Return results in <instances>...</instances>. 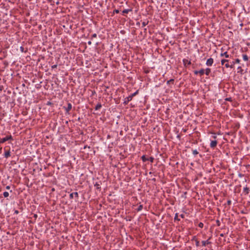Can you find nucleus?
<instances>
[{
  "mask_svg": "<svg viewBox=\"0 0 250 250\" xmlns=\"http://www.w3.org/2000/svg\"><path fill=\"white\" fill-rule=\"evenodd\" d=\"M174 80L173 79H170L169 80H168V81H167V84H170V83H172V84H173V83H174Z\"/></svg>",
  "mask_w": 250,
  "mask_h": 250,
  "instance_id": "obj_20",
  "label": "nucleus"
},
{
  "mask_svg": "<svg viewBox=\"0 0 250 250\" xmlns=\"http://www.w3.org/2000/svg\"><path fill=\"white\" fill-rule=\"evenodd\" d=\"M138 93V90H137L134 93L131 94L130 96H131V98H133V97L135 96Z\"/></svg>",
  "mask_w": 250,
  "mask_h": 250,
  "instance_id": "obj_22",
  "label": "nucleus"
},
{
  "mask_svg": "<svg viewBox=\"0 0 250 250\" xmlns=\"http://www.w3.org/2000/svg\"><path fill=\"white\" fill-rule=\"evenodd\" d=\"M243 59L245 61H248V57L246 54H243Z\"/></svg>",
  "mask_w": 250,
  "mask_h": 250,
  "instance_id": "obj_21",
  "label": "nucleus"
},
{
  "mask_svg": "<svg viewBox=\"0 0 250 250\" xmlns=\"http://www.w3.org/2000/svg\"><path fill=\"white\" fill-rule=\"evenodd\" d=\"M10 188V187L9 186H6V188L7 189H9Z\"/></svg>",
  "mask_w": 250,
  "mask_h": 250,
  "instance_id": "obj_42",
  "label": "nucleus"
},
{
  "mask_svg": "<svg viewBox=\"0 0 250 250\" xmlns=\"http://www.w3.org/2000/svg\"><path fill=\"white\" fill-rule=\"evenodd\" d=\"M205 73V70L204 69H201V70H200L199 71V74H200V75L201 76H202Z\"/></svg>",
  "mask_w": 250,
  "mask_h": 250,
  "instance_id": "obj_18",
  "label": "nucleus"
},
{
  "mask_svg": "<svg viewBox=\"0 0 250 250\" xmlns=\"http://www.w3.org/2000/svg\"><path fill=\"white\" fill-rule=\"evenodd\" d=\"M72 108V104L70 103H68L67 104V107L65 108V111L66 113H68L69 111Z\"/></svg>",
  "mask_w": 250,
  "mask_h": 250,
  "instance_id": "obj_9",
  "label": "nucleus"
},
{
  "mask_svg": "<svg viewBox=\"0 0 250 250\" xmlns=\"http://www.w3.org/2000/svg\"><path fill=\"white\" fill-rule=\"evenodd\" d=\"M210 72H211L210 69L209 68H206V72L205 73L206 75L208 76L210 74Z\"/></svg>",
  "mask_w": 250,
  "mask_h": 250,
  "instance_id": "obj_15",
  "label": "nucleus"
},
{
  "mask_svg": "<svg viewBox=\"0 0 250 250\" xmlns=\"http://www.w3.org/2000/svg\"><path fill=\"white\" fill-rule=\"evenodd\" d=\"M87 43H88L89 45H91V43H92V42H91V41H88V42H87Z\"/></svg>",
  "mask_w": 250,
  "mask_h": 250,
  "instance_id": "obj_41",
  "label": "nucleus"
},
{
  "mask_svg": "<svg viewBox=\"0 0 250 250\" xmlns=\"http://www.w3.org/2000/svg\"><path fill=\"white\" fill-rule=\"evenodd\" d=\"M96 37H97V34L96 33H94L92 35V38H96Z\"/></svg>",
  "mask_w": 250,
  "mask_h": 250,
  "instance_id": "obj_35",
  "label": "nucleus"
},
{
  "mask_svg": "<svg viewBox=\"0 0 250 250\" xmlns=\"http://www.w3.org/2000/svg\"><path fill=\"white\" fill-rule=\"evenodd\" d=\"M90 148V146H84L83 148H84V149H85V148Z\"/></svg>",
  "mask_w": 250,
  "mask_h": 250,
  "instance_id": "obj_40",
  "label": "nucleus"
},
{
  "mask_svg": "<svg viewBox=\"0 0 250 250\" xmlns=\"http://www.w3.org/2000/svg\"><path fill=\"white\" fill-rule=\"evenodd\" d=\"M132 11V9H125L123 11H122V13L123 14H127L129 12H130Z\"/></svg>",
  "mask_w": 250,
  "mask_h": 250,
  "instance_id": "obj_13",
  "label": "nucleus"
},
{
  "mask_svg": "<svg viewBox=\"0 0 250 250\" xmlns=\"http://www.w3.org/2000/svg\"><path fill=\"white\" fill-rule=\"evenodd\" d=\"M217 223H219V221L217 220Z\"/></svg>",
  "mask_w": 250,
  "mask_h": 250,
  "instance_id": "obj_49",
  "label": "nucleus"
},
{
  "mask_svg": "<svg viewBox=\"0 0 250 250\" xmlns=\"http://www.w3.org/2000/svg\"><path fill=\"white\" fill-rule=\"evenodd\" d=\"M240 62V60L239 59H237L235 60L234 62H235V63H239Z\"/></svg>",
  "mask_w": 250,
  "mask_h": 250,
  "instance_id": "obj_32",
  "label": "nucleus"
},
{
  "mask_svg": "<svg viewBox=\"0 0 250 250\" xmlns=\"http://www.w3.org/2000/svg\"><path fill=\"white\" fill-rule=\"evenodd\" d=\"M149 161H150V162L153 163L154 161V158L152 157H149V158L148 159Z\"/></svg>",
  "mask_w": 250,
  "mask_h": 250,
  "instance_id": "obj_30",
  "label": "nucleus"
},
{
  "mask_svg": "<svg viewBox=\"0 0 250 250\" xmlns=\"http://www.w3.org/2000/svg\"><path fill=\"white\" fill-rule=\"evenodd\" d=\"M196 239H197L196 238V236H194L193 237V238H192L191 240L192 241H196Z\"/></svg>",
  "mask_w": 250,
  "mask_h": 250,
  "instance_id": "obj_37",
  "label": "nucleus"
},
{
  "mask_svg": "<svg viewBox=\"0 0 250 250\" xmlns=\"http://www.w3.org/2000/svg\"><path fill=\"white\" fill-rule=\"evenodd\" d=\"M141 159L144 162L148 160V158H146L145 155L142 156Z\"/></svg>",
  "mask_w": 250,
  "mask_h": 250,
  "instance_id": "obj_19",
  "label": "nucleus"
},
{
  "mask_svg": "<svg viewBox=\"0 0 250 250\" xmlns=\"http://www.w3.org/2000/svg\"><path fill=\"white\" fill-rule=\"evenodd\" d=\"M230 64H229V63H226L225 64V66L226 68H232L233 67H234V65L235 64V62H230Z\"/></svg>",
  "mask_w": 250,
  "mask_h": 250,
  "instance_id": "obj_6",
  "label": "nucleus"
},
{
  "mask_svg": "<svg viewBox=\"0 0 250 250\" xmlns=\"http://www.w3.org/2000/svg\"><path fill=\"white\" fill-rule=\"evenodd\" d=\"M194 73L195 74L197 75V74H199V71L195 70L194 71Z\"/></svg>",
  "mask_w": 250,
  "mask_h": 250,
  "instance_id": "obj_38",
  "label": "nucleus"
},
{
  "mask_svg": "<svg viewBox=\"0 0 250 250\" xmlns=\"http://www.w3.org/2000/svg\"><path fill=\"white\" fill-rule=\"evenodd\" d=\"M101 182H100L99 183L96 182L94 184L95 187H96V189L101 190Z\"/></svg>",
  "mask_w": 250,
  "mask_h": 250,
  "instance_id": "obj_8",
  "label": "nucleus"
},
{
  "mask_svg": "<svg viewBox=\"0 0 250 250\" xmlns=\"http://www.w3.org/2000/svg\"><path fill=\"white\" fill-rule=\"evenodd\" d=\"M192 153L193 155H196L198 154V151L196 149H195L192 151Z\"/></svg>",
  "mask_w": 250,
  "mask_h": 250,
  "instance_id": "obj_26",
  "label": "nucleus"
},
{
  "mask_svg": "<svg viewBox=\"0 0 250 250\" xmlns=\"http://www.w3.org/2000/svg\"><path fill=\"white\" fill-rule=\"evenodd\" d=\"M113 13H119V10H118V9H115L114 11H113Z\"/></svg>",
  "mask_w": 250,
  "mask_h": 250,
  "instance_id": "obj_33",
  "label": "nucleus"
},
{
  "mask_svg": "<svg viewBox=\"0 0 250 250\" xmlns=\"http://www.w3.org/2000/svg\"><path fill=\"white\" fill-rule=\"evenodd\" d=\"M174 220L179 221L180 219L178 218V213H176L175 217H174Z\"/></svg>",
  "mask_w": 250,
  "mask_h": 250,
  "instance_id": "obj_27",
  "label": "nucleus"
},
{
  "mask_svg": "<svg viewBox=\"0 0 250 250\" xmlns=\"http://www.w3.org/2000/svg\"><path fill=\"white\" fill-rule=\"evenodd\" d=\"M143 209V205H140L137 209V211H140Z\"/></svg>",
  "mask_w": 250,
  "mask_h": 250,
  "instance_id": "obj_23",
  "label": "nucleus"
},
{
  "mask_svg": "<svg viewBox=\"0 0 250 250\" xmlns=\"http://www.w3.org/2000/svg\"><path fill=\"white\" fill-rule=\"evenodd\" d=\"M211 237H210L208 240V241H209V240L210 239Z\"/></svg>",
  "mask_w": 250,
  "mask_h": 250,
  "instance_id": "obj_48",
  "label": "nucleus"
},
{
  "mask_svg": "<svg viewBox=\"0 0 250 250\" xmlns=\"http://www.w3.org/2000/svg\"><path fill=\"white\" fill-rule=\"evenodd\" d=\"M220 236H224V235H223V234H222H222H220Z\"/></svg>",
  "mask_w": 250,
  "mask_h": 250,
  "instance_id": "obj_46",
  "label": "nucleus"
},
{
  "mask_svg": "<svg viewBox=\"0 0 250 250\" xmlns=\"http://www.w3.org/2000/svg\"><path fill=\"white\" fill-rule=\"evenodd\" d=\"M217 144V142L216 140H212L211 141L210 144V147L211 148H214L216 146Z\"/></svg>",
  "mask_w": 250,
  "mask_h": 250,
  "instance_id": "obj_4",
  "label": "nucleus"
},
{
  "mask_svg": "<svg viewBox=\"0 0 250 250\" xmlns=\"http://www.w3.org/2000/svg\"><path fill=\"white\" fill-rule=\"evenodd\" d=\"M3 195L4 197H7L9 196V193L7 191H5L3 192Z\"/></svg>",
  "mask_w": 250,
  "mask_h": 250,
  "instance_id": "obj_24",
  "label": "nucleus"
},
{
  "mask_svg": "<svg viewBox=\"0 0 250 250\" xmlns=\"http://www.w3.org/2000/svg\"><path fill=\"white\" fill-rule=\"evenodd\" d=\"M73 195H75V197H76L77 198H78V197H79L78 193L77 192H75L71 193L70 194L69 197L70 199L73 198Z\"/></svg>",
  "mask_w": 250,
  "mask_h": 250,
  "instance_id": "obj_7",
  "label": "nucleus"
},
{
  "mask_svg": "<svg viewBox=\"0 0 250 250\" xmlns=\"http://www.w3.org/2000/svg\"><path fill=\"white\" fill-rule=\"evenodd\" d=\"M198 227L199 228H203L204 227V224L202 222H200L199 224H198Z\"/></svg>",
  "mask_w": 250,
  "mask_h": 250,
  "instance_id": "obj_29",
  "label": "nucleus"
},
{
  "mask_svg": "<svg viewBox=\"0 0 250 250\" xmlns=\"http://www.w3.org/2000/svg\"><path fill=\"white\" fill-rule=\"evenodd\" d=\"M19 211H18V210H15V211H14V213H15V214H18L19 213Z\"/></svg>",
  "mask_w": 250,
  "mask_h": 250,
  "instance_id": "obj_39",
  "label": "nucleus"
},
{
  "mask_svg": "<svg viewBox=\"0 0 250 250\" xmlns=\"http://www.w3.org/2000/svg\"><path fill=\"white\" fill-rule=\"evenodd\" d=\"M195 241V245H196V247H199V241L198 240V239H196V241Z\"/></svg>",
  "mask_w": 250,
  "mask_h": 250,
  "instance_id": "obj_28",
  "label": "nucleus"
},
{
  "mask_svg": "<svg viewBox=\"0 0 250 250\" xmlns=\"http://www.w3.org/2000/svg\"><path fill=\"white\" fill-rule=\"evenodd\" d=\"M231 204V200H228V201H227V204H228V205H230Z\"/></svg>",
  "mask_w": 250,
  "mask_h": 250,
  "instance_id": "obj_36",
  "label": "nucleus"
},
{
  "mask_svg": "<svg viewBox=\"0 0 250 250\" xmlns=\"http://www.w3.org/2000/svg\"><path fill=\"white\" fill-rule=\"evenodd\" d=\"M213 63V59L212 58H209L207 60L206 64L208 66H211Z\"/></svg>",
  "mask_w": 250,
  "mask_h": 250,
  "instance_id": "obj_3",
  "label": "nucleus"
},
{
  "mask_svg": "<svg viewBox=\"0 0 250 250\" xmlns=\"http://www.w3.org/2000/svg\"><path fill=\"white\" fill-rule=\"evenodd\" d=\"M57 64H55V65H52V66H51V68H52V69H54V68H57Z\"/></svg>",
  "mask_w": 250,
  "mask_h": 250,
  "instance_id": "obj_34",
  "label": "nucleus"
},
{
  "mask_svg": "<svg viewBox=\"0 0 250 250\" xmlns=\"http://www.w3.org/2000/svg\"><path fill=\"white\" fill-rule=\"evenodd\" d=\"M202 244L203 246H206L210 244L211 242L208 241V240H207V241H202Z\"/></svg>",
  "mask_w": 250,
  "mask_h": 250,
  "instance_id": "obj_10",
  "label": "nucleus"
},
{
  "mask_svg": "<svg viewBox=\"0 0 250 250\" xmlns=\"http://www.w3.org/2000/svg\"><path fill=\"white\" fill-rule=\"evenodd\" d=\"M20 50L22 52H26L25 50H24V48L23 46H21L20 47Z\"/></svg>",
  "mask_w": 250,
  "mask_h": 250,
  "instance_id": "obj_31",
  "label": "nucleus"
},
{
  "mask_svg": "<svg viewBox=\"0 0 250 250\" xmlns=\"http://www.w3.org/2000/svg\"><path fill=\"white\" fill-rule=\"evenodd\" d=\"M228 62H229V60H226V59H222L221 60V64L223 65V64H224V63H226V62L228 63Z\"/></svg>",
  "mask_w": 250,
  "mask_h": 250,
  "instance_id": "obj_17",
  "label": "nucleus"
},
{
  "mask_svg": "<svg viewBox=\"0 0 250 250\" xmlns=\"http://www.w3.org/2000/svg\"><path fill=\"white\" fill-rule=\"evenodd\" d=\"M249 188H248V187H246L245 188H244V192L245 193V194H248L249 193Z\"/></svg>",
  "mask_w": 250,
  "mask_h": 250,
  "instance_id": "obj_11",
  "label": "nucleus"
},
{
  "mask_svg": "<svg viewBox=\"0 0 250 250\" xmlns=\"http://www.w3.org/2000/svg\"><path fill=\"white\" fill-rule=\"evenodd\" d=\"M226 100H227V101H229V98H227V99H226Z\"/></svg>",
  "mask_w": 250,
  "mask_h": 250,
  "instance_id": "obj_47",
  "label": "nucleus"
},
{
  "mask_svg": "<svg viewBox=\"0 0 250 250\" xmlns=\"http://www.w3.org/2000/svg\"><path fill=\"white\" fill-rule=\"evenodd\" d=\"M241 213H242V214H244V213H245V212H244V211H241Z\"/></svg>",
  "mask_w": 250,
  "mask_h": 250,
  "instance_id": "obj_45",
  "label": "nucleus"
},
{
  "mask_svg": "<svg viewBox=\"0 0 250 250\" xmlns=\"http://www.w3.org/2000/svg\"><path fill=\"white\" fill-rule=\"evenodd\" d=\"M132 98H131V96H128L127 97L125 98L124 101V104L126 105L127 104L129 101H131Z\"/></svg>",
  "mask_w": 250,
  "mask_h": 250,
  "instance_id": "obj_2",
  "label": "nucleus"
},
{
  "mask_svg": "<svg viewBox=\"0 0 250 250\" xmlns=\"http://www.w3.org/2000/svg\"><path fill=\"white\" fill-rule=\"evenodd\" d=\"M8 140H13V137L11 135L7 136L5 138L0 139V144L3 143Z\"/></svg>",
  "mask_w": 250,
  "mask_h": 250,
  "instance_id": "obj_1",
  "label": "nucleus"
},
{
  "mask_svg": "<svg viewBox=\"0 0 250 250\" xmlns=\"http://www.w3.org/2000/svg\"><path fill=\"white\" fill-rule=\"evenodd\" d=\"M148 21H143V22H142V25H143V27L146 26L148 24Z\"/></svg>",
  "mask_w": 250,
  "mask_h": 250,
  "instance_id": "obj_25",
  "label": "nucleus"
},
{
  "mask_svg": "<svg viewBox=\"0 0 250 250\" xmlns=\"http://www.w3.org/2000/svg\"><path fill=\"white\" fill-rule=\"evenodd\" d=\"M212 137L214 138V139H216V136L214 134V135H213L212 136Z\"/></svg>",
  "mask_w": 250,
  "mask_h": 250,
  "instance_id": "obj_44",
  "label": "nucleus"
},
{
  "mask_svg": "<svg viewBox=\"0 0 250 250\" xmlns=\"http://www.w3.org/2000/svg\"><path fill=\"white\" fill-rule=\"evenodd\" d=\"M180 216L182 217V218H184V215L183 214H182L180 215Z\"/></svg>",
  "mask_w": 250,
  "mask_h": 250,
  "instance_id": "obj_43",
  "label": "nucleus"
},
{
  "mask_svg": "<svg viewBox=\"0 0 250 250\" xmlns=\"http://www.w3.org/2000/svg\"><path fill=\"white\" fill-rule=\"evenodd\" d=\"M4 156L5 158H7L9 156H10V150L6 151L4 153Z\"/></svg>",
  "mask_w": 250,
  "mask_h": 250,
  "instance_id": "obj_12",
  "label": "nucleus"
},
{
  "mask_svg": "<svg viewBox=\"0 0 250 250\" xmlns=\"http://www.w3.org/2000/svg\"><path fill=\"white\" fill-rule=\"evenodd\" d=\"M225 56L226 58H229V55L228 54L227 52H225L221 54V56Z\"/></svg>",
  "mask_w": 250,
  "mask_h": 250,
  "instance_id": "obj_16",
  "label": "nucleus"
},
{
  "mask_svg": "<svg viewBox=\"0 0 250 250\" xmlns=\"http://www.w3.org/2000/svg\"><path fill=\"white\" fill-rule=\"evenodd\" d=\"M183 62L185 66H187L188 65H190L191 64L190 61H188V60L186 59H184L183 60Z\"/></svg>",
  "mask_w": 250,
  "mask_h": 250,
  "instance_id": "obj_5",
  "label": "nucleus"
},
{
  "mask_svg": "<svg viewBox=\"0 0 250 250\" xmlns=\"http://www.w3.org/2000/svg\"><path fill=\"white\" fill-rule=\"evenodd\" d=\"M102 107V104L100 103H98L95 106V109L96 110H99Z\"/></svg>",
  "mask_w": 250,
  "mask_h": 250,
  "instance_id": "obj_14",
  "label": "nucleus"
}]
</instances>
